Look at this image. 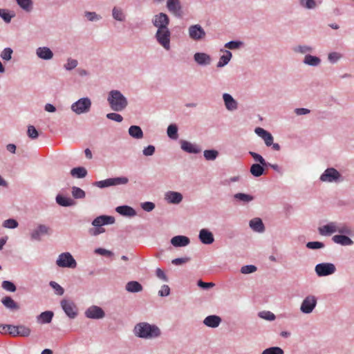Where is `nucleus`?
<instances>
[{
    "mask_svg": "<svg viewBox=\"0 0 354 354\" xmlns=\"http://www.w3.org/2000/svg\"><path fill=\"white\" fill-rule=\"evenodd\" d=\"M243 45L241 41H230L225 44V47L230 50L239 49Z\"/></svg>",
    "mask_w": 354,
    "mask_h": 354,
    "instance_id": "nucleus-53",
    "label": "nucleus"
},
{
    "mask_svg": "<svg viewBox=\"0 0 354 354\" xmlns=\"http://www.w3.org/2000/svg\"><path fill=\"white\" fill-rule=\"evenodd\" d=\"M258 315L261 319H266L268 321H274L276 318V316L274 315V313H272L270 311H266V310L259 312Z\"/></svg>",
    "mask_w": 354,
    "mask_h": 354,
    "instance_id": "nucleus-49",
    "label": "nucleus"
},
{
    "mask_svg": "<svg viewBox=\"0 0 354 354\" xmlns=\"http://www.w3.org/2000/svg\"><path fill=\"white\" fill-rule=\"evenodd\" d=\"M115 222V218L111 216L102 215L95 218L92 225L95 227H101L102 225L113 224Z\"/></svg>",
    "mask_w": 354,
    "mask_h": 354,
    "instance_id": "nucleus-20",
    "label": "nucleus"
},
{
    "mask_svg": "<svg viewBox=\"0 0 354 354\" xmlns=\"http://www.w3.org/2000/svg\"><path fill=\"white\" fill-rule=\"evenodd\" d=\"M167 133L169 138L176 140L178 137V127L176 124H171L168 126Z\"/></svg>",
    "mask_w": 354,
    "mask_h": 354,
    "instance_id": "nucleus-43",
    "label": "nucleus"
},
{
    "mask_svg": "<svg viewBox=\"0 0 354 354\" xmlns=\"http://www.w3.org/2000/svg\"><path fill=\"white\" fill-rule=\"evenodd\" d=\"M17 4L21 8L27 12L32 11L33 3L32 0H16Z\"/></svg>",
    "mask_w": 354,
    "mask_h": 354,
    "instance_id": "nucleus-42",
    "label": "nucleus"
},
{
    "mask_svg": "<svg viewBox=\"0 0 354 354\" xmlns=\"http://www.w3.org/2000/svg\"><path fill=\"white\" fill-rule=\"evenodd\" d=\"M106 117L108 119L115 121L117 122H121L123 120V117L120 114L116 113H107Z\"/></svg>",
    "mask_w": 354,
    "mask_h": 354,
    "instance_id": "nucleus-63",
    "label": "nucleus"
},
{
    "mask_svg": "<svg viewBox=\"0 0 354 354\" xmlns=\"http://www.w3.org/2000/svg\"><path fill=\"white\" fill-rule=\"evenodd\" d=\"M129 134L136 139H141L143 138V131L142 129L137 125H132L129 127Z\"/></svg>",
    "mask_w": 354,
    "mask_h": 354,
    "instance_id": "nucleus-37",
    "label": "nucleus"
},
{
    "mask_svg": "<svg viewBox=\"0 0 354 354\" xmlns=\"http://www.w3.org/2000/svg\"><path fill=\"white\" fill-rule=\"evenodd\" d=\"M250 171L253 176L259 177L263 174L264 169L261 164L254 163L251 165Z\"/></svg>",
    "mask_w": 354,
    "mask_h": 354,
    "instance_id": "nucleus-39",
    "label": "nucleus"
},
{
    "mask_svg": "<svg viewBox=\"0 0 354 354\" xmlns=\"http://www.w3.org/2000/svg\"><path fill=\"white\" fill-rule=\"evenodd\" d=\"M320 180L326 183H339L344 180L342 174L335 168H327L320 176Z\"/></svg>",
    "mask_w": 354,
    "mask_h": 354,
    "instance_id": "nucleus-4",
    "label": "nucleus"
},
{
    "mask_svg": "<svg viewBox=\"0 0 354 354\" xmlns=\"http://www.w3.org/2000/svg\"><path fill=\"white\" fill-rule=\"evenodd\" d=\"M336 232L342 235H351L352 230L345 224H339L337 223Z\"/></svg>",
    "mask_w": 354,
    "mask_h": 354,
    "instance_id": "nucleus-44",
    "label": "nucleus"
},
{
    "mask_svg": "<svg viewBox=\"0 0 354 354\" xmlns=\"http://www.w3.org/2000/svg\"><path fill=\"white\" fill-rule=\"evenodd\" d=\"M306 247L311 250L321 249L324 247V244L319 241H310L307 243Z\"/></svg>",
    "mask_w": 354,
    "mask_h": 354,
    "instance_id": "nucleus-60",
    "label": "nucleus"
},
{
    "mask_svg": "<svg viewBox=\"0 0 354 354\" xmlns=\"http://www.w3.org/2000/svg\"><path fill=\"white\" fill-rule=\"evenodd\" d=\"M180 144L181 149L189 153L196 154L201 151V149L198 145L192 144L189 141L181 140Z\"/></svg>",
    "mask_w": 354,
    "mask_h": 354,
    "instance_id": "nucleus-19",
    "label": "nucleus"
},
{
    "mask_svg": "<svg viewBox=\"0 0 354 354\" xmlns=\"http://www.w3.org/2000/svg\"><path fill=\"white\" fill-rule=\"evenodd\" d=\"M129 182V179L127 177H115L110 178L103 180L96 181L93 183V185L99 188H105L111 186H116L120 185H126Z\"/></svg>",
    "mask_w": 354,
    "mask_h": 354,
    "instance_id": "nucleus-6",
    "label": "nucleus"
},
{
    "mask_svg": "<svg viewBox=\"0 0 354 354\" xmlns=\"http://www.w3.org/2000/svg\"><path fill=\"white\" fill-rule=\"evenodd\" d=\"M316 274L319 277H326L334 274L336 272V267L332 263H321L315 267Z\"/></svg>",
    "mask_w": 354,
    "mask_h": 354,
    "instance_id": "nucleus-8",
    "label": "nucleus"
},
{
    "mask_svg": "<svg viewBox=\"0 0 354 354\" xmlns=\"http://www.w3.org/2000/svg\"><path fill=\"white\" fill-rule=\"evenodd\" d=\"M27 135L31 139H36L39 136V133L34 126L29 125L28 127Z\"/></svg>",
    "mask_w": 354,
    "mask_h": 354,
    "instance_id": "nucleus-59",
    "label": "nucleus"
},
{
    "mask_svg": "<svg viewBox=\"0 0 354 354\" xmlns=\"http://www.w3.org/2000/svg\"><path fill=\"white\" fill-rule=\"evenodd\" d=\"M0 17L6 23H10L13 15H11L9 12L5 9H0Z\"/></svg>",
    "mask_w": 354,
    "mask_h": 354,
    "instance_id": "nucleus-62",
    "label": "nucleus"
},
{
    "mask_svg": "<svg viewBox=\"0 0 354 354\" xmlns=\"http://www.w3.org/2000/svg\"><path fill=\"white\" fill-rule=\"evenodd\" d=\"M232 57V54L230 50H225L224 54L220 57L219 61L217 63L218 68H222L227 65L230 61Z\"/></svg>",
    "mask_w": 354,
    "mask_h": 354,
    "instance_id": "nucleus-38",
    "label": "nucleus"
},
{
    "mask_svg": "<svg viewBox=\"0 0 354 354\" xmlns=\"http://www.w3.org/2000/svg\"><path fill=\"white\" fill-rule=\"evenodd\" d=\"M203 156L207 160H214L218 157V152L215 149H207L204 151Z\"/></svg>",
    "mask_w": 354,
    "mask_h": 354,
    "instance_id": "nucleus-45",
    "label": "nucleus"
},
{
    "mask_svg": "<svg viewBox=\"0 0 354 354\" xmlns=\"http://www.w3.org/2000/svg\"><path fill=\"white\" fill-rule=\"evenodd\" d=\"M295 53L308 55L313 52L314 48L308 45H299L293 48Z\"/></svg>",
    "mask_w": 354,
    "mask_h": 354,
    "instance_id": "nucleus-40",
    "label": "nucleus"
},
{
    "mask_svg": "<svg viewBox=\"0 0 354 354\" xmlns=\"http://www.w3.org/2000/svg\"><path fill=\"white\" fill-rule=\"evenodd\" d=\"M156 275L159 279L165 282H167L169 281L168 277L161 268H158L156 270Z\"/></svg>",
    "mask_w": 354,
    "mask_h": 354,
    "instance_id": "nucleus-64",
    "label": "nucleus"
},
{
    "mask_svg": "<svg viewBox=\"0 0 354 354\" xmlns=\"http://www.w3.org/2000/svg\"><path fill=\"white\" fill-rule=\"evenodd\" d=\"M1 287L5 290L14 292L16 291L17 288L14 283L10 281H3L1 283Z\"/></svg>",
    "mask_w": 354,
    "mask_h": 354,
    "instance_id": "nucleus-51",
    "label": "nucleus"
},
{
    "mask_svg": "<svg viewBox=\"0 0 354 354\" xmlns=\"http://www.w3.org/2000/svg\"><path fill=\"white\" fill-rule=\"evenodd\" d=\"M133 333L140 338L151 339L159 337L162 333L158 326L148 322H140L133 328Z\"/></svg>",
    "mask_w": 354,
    "mask_h": 354,
    "instance_id": "nucleus-1",
    "label": "nucleus"
},
{
    "mask_svg": "<svg viewBox=\"0 0 354 354\" xmlns=\"http://www.w3.org/2000/svg\"><path fill=\"white\" fill-rule=\"evenodd\" d=\"M72 195L75 198L82 199L85 198L86 194L81 188L73 186L72 187Z\"/></svg>",
    "mask_w": 354,
    "mask_h": 354,
    "instance_id": "nucleus-46",
    "label": "nucleus"
},
{
    "mask_svg": "<svg viewBox=\"0 0 354 354\" xmlns=\"http://www.w3.org/2000/svg\"><path fill=\"white\" fill-rule=\"evenodd\" d=\"M52 234V229L44 224H39L36 228L30 232V239L32 241H40L42 236H49Z\"/></svg>",
    "mask_w": 354,
    "mask_h": 354,
    "instance_id": "nucleus-9",
    "label": "nucleus"
},
{
    "mask_svg": "<svg viewBox=\"0 0 354 354\" xmlns=\"http://www.w3.org/2000/svg\"><path fill=\"white\" fill-rule=\"evenodd\" d=\"M317 304V299L315 295H309L306 296L300 306V310L304 314H310L315 308Z\"/></svg>",
    "mask_w": 354,
    "mask_h": 354,
    "instance_id": "nucleus-10",
    "label": "nucleus"
},
{
    "mask_svg": "<svg viewBox=\"0 0 354 354\" xmlns=\"http://www.w3.org/2000/svg\"><path fill=\"white\" fill-rule=\"evenodd\" d=\"M56 264L59 268H75L77 262L73 255L68 252H63L58 256Z\"/></svg>",
    "mask_w": 354,
    "mask_h": 354,
    "instance_id": "nucleus-7",
    "label": "nucleus"
},
{
    "mask_svg": "<svg viewBox=\"0 0 354 354\" xmlns=\"http://www.w3.org/2000/svg\"><path fill=\"white\" fill-rule=\"evenodd\" d=\"M221 322V318L218 315H209L203 320V324L210 328L218 327Z\"/></svg>",
    "mask_w": 354,
    "mask_h": 354,
    "instance_id": "nucleus-26",
    "label": "nucleus"
},
{
    "mask_svg": "<svg viewBox=\"0 0 354 354\" xmlns=\"http://www.w3.org/2000/svg\"><path fill=\"white\" fill-rule=\"evenodd\" d=\"M151 22L157 29L167 28H169L170 19L167 14L160 12L153 16Z\"/></svg>",
    "mask_w": 354,
    "mask_h": 354,
    "instance_id": "nucleus-13",
    "label": "nucleus"
},
{
    "mask_svg": "<svg viewBox=\"0 0 354 354\" xmlns=\"http://www.w3.org/2000/svg\"><path fill=\"white\" fill-rule=\"evenodd\" d=\"M2 304L10 310H17L19 309L18 304L10 296H6L1 299Z\"/></svg>",
    "mask_w": 354,
    "mask_h": 354,
    "instance_id": "nucleus-31",
    "label": "nucleus"
},
{
    "mask_svg": "<svg viewBox=\"0 0 354 354\" xmlns=\"http://www.w3.org/2000/svg\"><path fill=\"white\" fill-rule=\"evenodd\" d=\"M301 6L307 9H313L317 4L315 0H299Z\"/></svg>",
    "mask_w": 354,
    "mask_h": 354,
    "instance_id": "nucleus-55",
    "label": "nucleus"
},
{
    "mask_svg": "<svg viewBox=\"0 0 354 354\" xmlns=\"http://www.w3.org/2000/svg\"><path fill=\"white\" fill-rule=\"evenodd\" d=\"M18 222L13 218H9L3 221V226L6 228L15 229L18 226Z\"/></svg>",
    "mask_w": 354,
    "mask_h": 354,
    "instance_id": "nucleus-58",
    "label": "nucleus"
},
{
    "mask_svg": "<svg viewBox=\"0 0 354 354\" xmlns=\"http://www.w3.org/2000/svg\"><path fill=\"white\" fill-rule=\"evenodd\" d=\"M337 223L330 222L325 225L319 227L318 231L319 234L322 236H330L332 234L336 232Z\"/></svg>",
    "mask_w": 354,
    "mask_h": 354,
    "instance_id": "nucleus-23",
    "label": "nucleus"
},
{
    "mask_svg": "<svg viewBox=\"0 0 354 354\" xmlns=\"http://www.w3.org/2000/svg\"><path fill=\"white\" fill-rule=\"evenodd\" d=\"M342 57V55L337 52H331L328 55V60L331 64L337 63Z\"/></svg>",
    "mask_w": 354,
    "mask_h": 354,
    "instance_id": "nucleus-52",
    "label": "nucleus"
},
{
    "mask_svg": "<svg viewBox=\"0 0 354 354\" xmlns=\"http://www.w3.org/2000/svg\"><path fill=\"white\" fill-rule=\"evenodd\" d=\"M37 56L44 60H50L53 57V53L48 47H39L36 49Z\"/></svg>",
    "mask_w": 354,
    "mask_h": 354,
    "instance_id": "nucleus-24",
    "label": "nucleus"
},
{
    "mask_svg": "<svg viewBox=\"0 0 354 354\" xmlns=\"http://www.w3.org/2000/svg\"><path fill=\"white\" fill-rule=\"evenodd\" d=\"M257 268L254 265L243 266L241 268V272L244 274H251L256 272Z\"/></svg>",
    "mask_w": 354,
    "mask_h": 354,
    "instance_id": "nucleus-57",
    "label": "nucleus"
},
{
    "mask_svg": "<svg viewBox=\"0 0 354 354\" xmlns=\"http://www.w3.org/2000/svg\"><path fill=\"white\" fill-rule=\"evenodd\" d=\"M283 350L278 346H272L263 351L261 354H283Z\"/></svg>",
    "mask_w": 354,
    "mask_h": 354,
    "instance_id": "nucleus-50",
    "label": "nucleus"
},
{
    "mask_svg": "<svg viewBox=\"0 0 354 354\" xmlns=\"http://www.w3.org/2000/svg\"><path fill=\"white\" fill-rule=\"evenodd\" d=\"M84 16L90 21H98L101 19V17L95 12L86 11L84 12Z\"/></svg>",
    "mask_w": 354,
    "mask_h": 354,
    "instance_id": "nucleus-61",
    "label": "nucleus"
},
{
    "mask_svg": "<svg viewBox=\"0 0 354 354\" xmlns=\"http://www.w3.org/2000/svg\"><path fill=\"white\" fill-rule=\"evenodd\" d=\"M116 212L119 213L120 215L124 216H134L136 215V210L128 205H121L118 206L115 209Z\"/></svg>",
    "mask_w": 354,
    "mask_h": 354,
    "instance_id": "nucleus-28",
    "label": "nucleus"
},
{
    "mask_svg": "<svg viewBox=\"0 0 354 354\" xmlns=\"http://www.w3.org/2000/svg\"><path fill=\"white\" fill-rule=\"evenodd\" d=\"M254 132L264 140V142L267 147H271L274 140V138L270 132L261 127H257L254 129Z\"/></svg>",
    "mask_w": 354,
    "mask_h": 354,
    "instance_id": "nucleus-17",
    "label": "nucleus"
},
{
    "mask_svg": "<svg viewBox=\"0 0 354 354\" xmlns=\"http://www.w3.org/2000/svg\"><path fill=\"white\" fill-rule=\"evenodd\" d=\"M112 16L114 19L118 21H124L125 20V15L122 8L115 6L112 9Z\"/></svg>",
    "mask_w": 354,
    "mask_h": 354,
    "instance_id": "nucleus-41",
    "label": "nucleus"
},
{
    "mask_svg": "<svg viewBox=\"0 0 354 354\" xmlns=\"http://www.w3.org/2000/svg\"><path fill=\"white\" fill-rule=\"evenodd\" d=\"M189 242V239L183 235L175 236L171 240V243L174 247H185L187 246Z\"/></svg>",
    "mask_w": 354,
    "mask_h": 354,
    "instance_id": "nucleus-27",
    "label": "nucleus"
},
{
    "mask_svg": "<svg viewBox=\"0 0 354 354\" xmlns=\"http://www.w3.org/2000/svg\"><path fill=\"white\" fill-rule=\"evenodd\" d=\"M70 174L73 178H83L86 176L88 172L85 167H77L73 168L71 170Z\"/></svg>",
    "mask_w": 354,
    "mask_h": 354,
    "instance_id": "nucleus-35",
    "label": "nucleus"
},
{
    "mask_svg": "<svg viewBox=\"0 0 354 354\" xmlns=\"http://www.w3.org/2000/svg\"><path fill=\"white\" fill-rule=\"evenodd\" d=\"M91 100L88 97H82L75 102L71 105V110L77 115L86 113L91 108Z\"/></svg>",
    "mask_w": 354,
    "mask_h": 354,
    "instance_id": "nucleus-5",
    "label": "nucleus"
},
{
    "mask_svg": "<svg viewBox=\"0 0 354 354\" xmlns=\"http://www.w3.org/2000/svg\"><path fill=\"white\" fill-rule=\"evenodd\" d=\"M84 315L87 318L93 319H100L105 317V313L103 309L95 305L88 308L86 310Z\"/></svg>",
    "mask_w": 354,
    "mask_h": 354,
    "instance_id": "nucleus-15",
    "label": "nucleus"
},
{
    "mask_svg": "<svg viewBox=\"0 0 354 354\" xmlns=\"http://www.w3.org/2000/svg\"><path fill=\"white\" fill-rule=\"evenodd\" d=\"M198 239L205 245H210L214 241V235L208 229L203 228L199 231Z\"/></svg>",
    "mask_w": 354,
    "mask_h": 354,
    "instance_id": "nucleus-18",
    "label": "nucleus"
},
{
    "mask_svg": "<svg viewBox=\"0 0 354 354\" xmlns=\"http://www.w3.org/2000/svg\"><path fill=\"white\" fill-rule=\"evenodd\" d=\"M183 199V194L175 191H168L165 194V200L170 204L178 205Z\"/></svg>",
    "mask_w": 354,
    "mask_h": 354,
    "instance_id": "nucleus-16",
    "label": "nucleus"
},
{
    "mask_svg": "<svg viewBox=\"0 0 354 354\" xmlns=\"http://www.w3.org/2000/svg\"><path fill=\"white\" fill-rule=\"evenodd\" d=\"M225 106L227 110L230 111H235L238 109V102L233 98L229 93H224L223 95Z\"/></svg>",
    "mask_w": 354,
    "mask_h": 354,
    "instance_id": "nucleus-22",
    "label": "nucleus"
},
{
    "mask_svg": "<svg viewBox=\"0 0 354 354\" xmlns=\"http://www.w3.org/2000/svg\"><path fill=\"white\" fill-rule=\"evenodd\" d=\"M125 289L129 292L136 293L141 292L143 290V287L139 282L131 281L126 284Z\"/></svg>",
    "mask_w": 354,
    "mask_h": 354,
    "instance_id": "nucleus-33",
    "label": "nucleus"
},
{
    "mask_svg": "<svg viewBox=\"0 0 354 354\" xmlns=\"http://www.w3.org/2000/svg\"><path fill=\"white\" fill-rule=\"evenodd\" d=\"M194 60L200 66H208L212 62V57L205 53H196Z\"/></svg>",
    "mask_w": 354,
    "mask_h": 354,
    "instance_id": "nucleus-21",
    "label": "nucleus"
},
{
    "mask_svg": "<svg viewBox=\"0 0 354 354\" xmlns=\"http://www.w3.org/2000/svg\"><path fill=\"white\" fill-rule=\"evenodd\" d=\"M332 240L337 244L341 245H351L353 244V241L346 235L338 234L333 236Z\"/></svg>",
    "mask_w": 354,
    "mask_h": 354,
    "instance_id": "nucleus-29",
    "label": "nucleus"
},
{
    "mask_svg": "<svg viewBox=\"0 0 354 354\" xmlns=\"http://www.w3.org/2000/svg\"><path fill=\"white\" fill-rule=\"evenodd\" d=\"M60 305L70 319H75L77 316L78 308L73 301L64 299L61 301Z\"/></svg>",
    "mask_w": 354,
    "mask_h": 354,
    "instance_id": "nucleus-11",
    "label": "nucleus"
},
{
    "mask_svg": "<svg viewBox=\"0 0 354 354\" xmlns=\"http://www.w3.org/2000/svg\"><path fill=\"white\" fill-rule=\"evenodd\" d=\"M188 35L194 41H201L206 37V32L200 24L191 25L188 28Z\"/></svg>",
    "mask_w": 354,
    "mask_h": 354,
    "instance_id": "nucleus-12",
    "label": "nucleus"
},
{
    "mask_svg": "<svg viewBox=\"0 0 354 354\" xmlns=\"http://www.w3.org/2000/svg\"><path fill=\"white\" fill-rule=\"evenodd\" d=\"M78 65V62L75 59L73 58H68L66 60V63L64 65V68L66 71H71L74 68H75Z\"/></svg>",
    "mask_w": 354,
    "mask_h": 354,
    "instance_id": "nucleus-48",
    "label": "nucleus"
},
{
    "mask_svg": "<svg viewBox=\"0 0 354 354\" xmlns=\"http://www.w3.org/2000/svg\"><path fill=\"white\" fill-rule=\"evenodd\" d=\"M55 201L62 207H71L75 204V202L72 198L65 197L61 194L57 195Z\"/></svg>",
    "mask_w": 354,
    "mask_h": 354,
    "instance_id": "nucleus-32",
    "label": "nucleus"
},
{
    "mask_svg": "<svg viewBox=\"0 0 354 354\" xmlns=\"http://www.w3.org/2000/svg\"><path fill=\"white\" fill-rule=\"evenodd\" d=\"M234 198L243 204L248 203L254 200V196L245 194V193H237L234 195Z\"/></svg>",
    "mask_w": 354,
    "mask_h": 354,
    "instance_id": "nucleus-36",
    "label": "nucleus"
},
{
    "mask_svg": "<svg viewBox=\"0 0 354 354\" xmlns=\"http://www.w3.org/2000/svg\"><path fill=\"white\" fill-rule=\"evenodd\" d=\"M110 108L117 112L122 111L128 106L127 97L118 90H111L107 97Z\"/></svg>",
    "mask_w": 354,
    "mask_h": 354,
    "instance_id": "nucleus-2",
    "label": "nucleus"
},
{
    "mask_svg": "<svg viewBox=\"0 0 354 354\" xmlns=\"http://www.w3.org/2000/svg\"><path fill=\"white\" fill-rule=\"evenodd\" d=\"M166 6L169 12L176 17H183V6L180 0H167Z\"/></svg>",
    "mask_w": 354,
    "mask_h": 354,
    "instance_id": "nucleus-14",
    "label": "nucleus"
},
{
    "mask_svg": "<svg viewBox=\"0 0 354 354\" xmlns=\"http://www.w3.org/2000/svg\"><path fill=\"white\" fill-rule=\"evenodd\" d=\"M171 31L169 28L157 29L155 34V38L157 42L166 50H169L171 48Z\"/></svg>",
    "mask_w": 354,
    "mask_h": 354,
    "instance_id": "nucleus-3",
    "label": "nucleus"
},
{
    "mask_svg": "<svg viewBox=\"0 0 354 354\" xmlns=\"http://www.w3.org/2000/svg\"><path fill=\"white\" fill-rule=\"evenodd\" d=\"M249 225L256 232L262 233L265 231L264 224L260 218H254L250 220Z\"/></svg>",
    "mask_w": 354,
    "mask_h": 354,
    "instance_id": "nucleus-25",
    "label": "nucleus"
},
{
    "mask_svg": "<svg viewBox=\"0 0 354 354\" xmlns=\"http://www.w3.org/2000/svg\"><path fill=\"white\" fill-rule=\"evenodd\" d=\"M49 286L55 290V294L57 295H63L64 293V289L57 282L55 281H50L49 283Z\"/></svg>",
    "mask_w": 354,
    "mask_h": 354,
    "instance_id": "nucleus-54",
    "label": "nucleus"
},
{
    "mask_svg": "<svg viewBox=\"0 0 354 354\" xmlns=\"http://www.w3.org/2000/svg\"><path fill=\"white\" fill-rule=\"evenodd\" d=\"M13 53V50L11 48H4L1 54H0V57L1 58L4 60V61H10L11 59H12V55Z\"/></svg>",
    "mask_w": 354,
    "mask_h": 354,
    "instance_id": "nucleus-47",
    "label": "nucleus"
},
{
    "mask_svg": "<svg viewBox=\"0 0 354 354\" xmlns=\"http://www.w3.org/2000/svg\"><path fill=\"white\" fill-rule=\"evenodd\" d=\"M322 60L319 57L310 54L306 55L303 63L306 65L316 67L320 65Z\"/></svg>",
    "mask_w": 354,
    "mask_h": 354,
    "instance_id": "nucleus-30",
    "label": "nucleus"
},
{
    "mask_svg": "<svg viewBox=\"0 0 354 354\" xmlns=\"http://www.w3.org/2000/svg\"><path fill=\"white\" fill-rule=\"evenodd\" d=\"M19 334L20 337H28L30 335L31 330L24 325H19Z\"/></svg>",
    "mask_w": 354,
    "mask_h": 354,
    "instance_id": "nucleus-56",
    "label": "nucleus"
},
{
    "mask_svg": "<svg viewBox=\"0 0 354 354\" xmlns=\"http://www.w3.org/2000/svg\"><path fill=\"white\" fill-rule=\"evenodd\" d=\"M54 313L53 311H44L37 317V322L42 324H49L51 322Z\"/></svg>",
    "mask_w": 354,
    "mask_h": 354,
    "instance_id": "nucleus-34",
    "label": "nucleus"
}]
</instances>
